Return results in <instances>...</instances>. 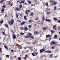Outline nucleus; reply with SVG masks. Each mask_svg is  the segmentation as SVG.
Segmentation results:
<instances>
[{"label": "nucleus", "mask_w": 60, "mask_h": 60, "mask_svg": "<svg viewBox=\"0 0 60 60\" xmlns=\"http://www.w3.org/2000/svg\"><path fill=\"white\" fill-rule=\"evenodd\" d=\"M14 20L13 19H12L10 21L8 22V24L9 25H12L14 24Z\"/></svg>", "instance_id": "f257e3e1"}, {"label": "nucleus", "mask_w": 60, "mask_h": 60, "mask_svg": "<svg viewBox=\"0 0 60 60\" xmlns=\"http://www.w3.org/2000/svg\"><path fill=\"white\" fill-rule=\"evenodd\" d=\"M50 3H52V5L51 6H53V5H56V4H57V3H56L54 0H53L52 1H50Z\"/></svg>", "instance_id": "f03ea898"}, {"label": "nucleus", "mask_w": 60, "mask_h": 60, "mask_svg": "<svg viewBox=\"0 0 60 60\" xmlns=\"http://www.w3.org/2000/svg\"><path fill=\"white\" fill-rule=\"evenodd\" d=\"M23 7V6L22 5H20L19 6V8H16V10L17 11H21V9H21L22 8V7Z\"/></svg>", "instance_id": "7ed1b4c3"}, {"label": "nucleus", "mask_w": 60, "mask_h": 60, "mask_svg": "<svg viewBox=\"0 0 60 60\" xmlns=\"http://www.w3.org/2000/svg\"><path fill=\"white\" fill-rule=\"evenodd\" d=\"M28 35H30V38H31L32 39H34V37H33V36H32V34L31 33H28Z\"/></svg>", "instance_id": "20e7f679"}, {"label": "nucleus", "mask_w": 60, "mask_h": 60, "mask_svg": "<svg viewBox=\"0 0 60 60\" xmlns=\"http://www.w3.org/2000/svg\"><path fill=\"white\" fill-rule=\"evenodd\" d=\"M56 41H55L54 40H53L51 42L50 45H55V44H56Z\"/></svg>", "instance_id": "39448f33"}, {"label": "nucleus", "mask_w": 60, "mask_h": 60, "mask_svg": "<svg viewBox=\"0 0 60 60\" xmlns=\"http://www.w3.org/2000/svg\"><path fill=\"white\" fill-rule=\"evenodd\" d=\"M45 20L46 21H47L49 22H52V20L49 19H45Z\"/></svg>", "instance_id": "423d86ee"}, {"label": "nucleus", "mask_w": 60, "mask_h": 60, "mask_svg": "<svg viewBox=\"0 0 60 60\" xmlns=\"http://www.w3.org/2000/svg\"><path fill=\"white\" fill-rule=\"evenodd\" d=\"M45 51V50L43 48L40 51V53H41L42 52H43V51Z\"/></svg>", "instance_id": "0eeeda50"}, {"label": "nucleus", "mask_w": 60, "mask_h": 60, "mask_svg": "<svg viewBox=\"0 0 60 60\" xmlns=\"http://www.w3.org/2000/svg\"><path fill=\"white\" fill-rule=\"evenodd\" d=\"M30 11H29V10H28L27 11H25L26 14L27 15H28L29 14L28 13V12H27V11L28 12H30Z\"/></svg>", "instance_id": "6e6552de"}, {"label": "nucleus", "mask_w": 60, "mask_h": 60, "mask_svg": "<svg viewBox=\"0 0 60 60\" xmlns=\"http://www.w3.org/2000/svg\"><path fill=\"white\" fill-rule=\"evenodd\" d=\"M53 29L55 30H56V25H54L53 26Z\"/></svg>", "instance_id": "1a4fd4ad"}, {"label": "nucleus", "mask_w": 60, "mask_h": 60, "mask_svg": "<svg viewBox=\"0 0 60 60\" xmlns=\"http://www.w3.org/2000/svg\"><path fill=\"white\" fill-rule=\"evenodd\" d=\"M42 29L44 31H45L46 30L48 29V28L47 27H44Z\"/></svg>", "instance_id": "9d476101"}, {"label": "nucleus", "mask_w": 60, "mask_h": 60, "mask_svg": "<svg viewBox=\"0 0 60 60\" xmlns=\"http://www.w3.org/2000/svg\"><path fill=\"white\" fill-rule=\"evenodd\" d=\"M26 22L24 21L23 22L21 23V26H23V25H24V24H26Z\"/></svg>", "instance_id": "9b49d317"}, {"label": "nucleus", "mask_w": 60, "mask_h": 60, "mask_svg": "<svg viewBox=\"0 0 60 60\" xmlns=\"http://www.w3.org/2000/svg\"><path fill=\"white\" fill-rule=\"evenodd\" d=\"M46 38H50L51 37V35H47L46 36Z\"/></svg>", "instance_id": "f8f14e48"}, {"label": "nucleus", "mask_w": 60, "mask_h": 60, "mask_svg": "<svg viewBox=\"0 0 60 60\" xmlns=\"http://www.w3.org/2000/svg\"><path fill=\"white\" fill-rule=\"evenodd\" d=\"M42 21H44V20H45V16L44 15H43L42 16Z\"/></svg>", "instance_id": "ddd939ff"}, {"label": "nucleus", "mask_w": 60, "mask_h": 60, "mask_svg": "<svg viewBox=\"0 0 60 60\" xmlns=\"http://www.w3.org/2000/svg\"><path fill=\"white\" fill-rule=\"evenodd\" d=\"M34 33L35 34H38L39 32L38 31H35L34 32Z\"/></svg>", "instance_id": "4468645a"}, {"label": "nucleus", "mask_w": 60, "mask_h": 60, "mask_svg": "<svg viewBox=\"0 0 60 60\" xmlns=\"http://www.w3.org/2000/svg\"><path fill=\"white\" fill-rule=\"evenodd\" d=\"M30 35H28L25 36L24 37L25 38H30Z\"/></svg>", "instance_id": "2eb2a0df"}, {"label": "nucleus", "mask_w": 60, "mask_h": 60, "mask_svg": "<svg viewBox=\"0 0 60 60\" xmlns=\"http://www.w3.org/2000/svg\"><path fill=\"white\" fill-rule=\"evenodd\" d=\"M9 2L8 3L9 5V6H12L13 5V4L11 3V2H10V1H9Z\"/></svg>", "instance_id": "dca6fc26"}, {"label": "nucleus", "mask_w": 60, "mask_h": 60, "mask_svg": "<svg viewBox=\"0 0 60 60\" xmlns=\"http://www.w3.org/2000/svg\"><path fill=\"white\" fill-rule=\"evenodd\" d=\"M45 53H51V52L49 51V50H47V51H45Z\"/></svg>", "instance_id": "f3484780"}, {"label": "nucleus", "mask_w": 60, "mask_h": 60, "mask_svg": "<svg viewBox=\"0 0 60 60\" xmlns=\"http://www.w3.org/2000/svg\"><path fill=\"white\" fill-rule=\"evenodd\" d=\"M25 1L24 0H22L21 1V2L19 3L20 4H21L22 3H24Z\"/></svg>", "instance_id": "a211bd4d"}, {"label": "nucleus", "mask_w": 60, "mask_h": 60, "mask_svg": "<svg viewBox=\"0 0 60 60\" xmlns=\"http://www.w3.org/2000/svg\"><path fill=\"white\" fill-rule=\"evenodd\" d=\"M4 47L6 49L8 50V46H6V45H5L4 46Z\"/></svg>", "instance_id": "6ab92c4d"}, {"label": "nucleus", "mask_w": 60, "mask_h": 60, "mask_svg": "<svg viewBox=\"0 0 60 60\" xmlns=\"http://www.w3.org/2000/svg\"><path fill=\"white\" fill-rule=\"evenodd\" d=\"M32 55L33 56H35L36 55H34V52H33L31 53Z\"/></svg>", "instance_id": "aec40b11"}, {"label": "nucleus", "mask_w": 60, "mask_h": 60, "mask_svg": "<svg viewBox=\"0 0 60 60\" xmlns=\"http://www.w3.org/2000/svg\"><path fill=\"white\" fill-rule=\"evenodd\" d=\"M50 31L51 32V33H54L55 32V31L53 30H50Z\"/></svg>", "instance_id": "412c9836"}, {"label": "nucleus", "mask_w": 60, "mask_h": 60, "mask_svg": "<svg viewBox=\"0 0 60 60\" xmlns=\"http://www.w3.org/2000/svg\"><path fill=\"white\" fill-rule=\"evenodd\" d=\"M55 48V45H54L52 46L51 47V49H54Z\"/></svg>", "instance_id": "4be33fe9"}, {"label": "nucleus", "mask_w": 60, "mask_h": 60, "mask_svg": "<svg viewBox=\"0 0 60 60\" xmlns=\"http://www.w3.org/2000/svg\"><path fill=\"white\" fill-rule=\"evenodd\" d=\"M4 26H6V27L7 28H8L9 26H8V25L7 24H5L4 25Z\"/></svg>", "instance_id": "5701e85b"}, {"label": "nucleus", "mask_w": 60, "mask_h": 60, "mask_svg": "<svg viewBox=\"0 0 60 60\" xmlns=\"http://www.w3.org/2000/svg\"><path fill=\"white\" fill-rule=\"evenodd\" d=\"M24 19L25 20H27V18L26 17V16H25L24 17Z\"/></svg>", "instance_id": "b1692460"}, {"label": "nucleus", "mask_w": 60, "mask_h": 60, "mask_svg": "<svg viewBox=\"0 0 60 60\" xmlns=\"http://www.w3.org/2000/svg\"><path fill=\"white\" fill-rule=\"evenodd\" d=\"M27 57V55H25V57L23 58L24 59H26V57Z\"/></svg>", "instance_id": "393cba45"}, {"label": "nucleus", "mask_w": 60, "mask_h": 60, "mask_svg": "<svg viewBox=\"0 0 60 60\" xmlns=\"http://www.w3.org/2000/svg\"><path fill=\"white\" fill-rule=\"evenodd\" d=\"M13 39H15V38H16V36H15L14 35H13Z\"/></svg>", "instance_id": "a878e982"}, {"label": "nucleus", "mask_w": 60, "mask_h": 60, "mask_svg": "<svg viewBox=\"0 0 60 60\" xmlns=\"http://www.w3.org/2000/svg\"><path fill=\"white\" fill-rule=\"evenodd\" d=\"M3 23H4V20H3L1 21L0 22V24H2Z\"/></svg>", "instance_id": "bb28decb"}, {"label": "nucleus", "mask_w": 60, "mask_h": 60, "mask_svg": "<svg viewBox=\"0 0 60 60\" xmlns=\"http://www.w3.org/2000/svg\"><path fill=\"white\" fill-rule=\"evenodd\" d=\"M54 37H55L54 38V39H56V38H57V36L56 35H55L54 36Z\"/></svg>", "instance_id": "cd10ccee"}, {"label": "nucleus", "mask_w": 60, "mask_h": 60, "mask_svg": "<svg viewBox=\"0 0 60 60\" xmlns=\"http://www.w3.org/2000/svg\"><path fill=\"white\" fill-rule=\"evenodd\" d=\"M54 20H56H56H58L56 18H53Z\"/></svg>", "instance_id": "c85d7f7f"}, {"label": "nucleus", "mask_w": 60, "mask_h": 60, "mask_svg": "<svg viewBox=\"0 0 60 60\" xmlns=\"http://www.w3.org/2000/svg\"><path fill=\"white\" fill-rule=\"evenodd\" d=\"M25 30L26 31L28 30V28H27L26 27H25Z\"/></svg>", "instance_id": "c756f323"}, {"label": "nucleus", "mask_w": 60, "mask_h": 60, "mask_svg": "<svg viewBox=\"0 0 60 60\" xmlns=\"http://www.w3.org/2000/svg\"><path fill=\"white\" fill-rule=\"evenodd\" d=\"M54 10H56V6L54 7Z\"/></svg>", "instance_id": "7c9ffc66"}, {"label": "nucleus", "mask_w": 60, "mask_h": 60, "mask_svg": "<svg viewBox=\"0 0 60 60\" xmlns=\"http://www.w3.org/2000/svg\"><path fill=\"white\" fill-rule=\"evenodd\" d=\"M18 59L19 60H21V58L20 57H19L18 58Z\"/></svg>", "instance_id": "2f4dec72"}, {"label": "nucleus", "mask_w": 60, "mask_h": 60, "mask_svg": "<svg viewBox=\"0 0 60 60\" xmlns=\"http://www.w3.org/2000/svg\"><path fill=\"white\" fill-rule=\"evenodd\" d=\"M39 19V18L38 17H37L35 18V20H38Z\"/></svg>", "instance_id": "473e14b6"}, {"label": "nucleus", "mask_w": 60, "mask_h": 60, "mask_svg": "<svg viewBox=\"0 0 60 60\" xmlns=\"http://www.w3.org/2000/svg\"><path fill=\"white\" fill-rule=\"evenodd\" d=\"M2 7L3 8H5V7H6V6H5V5H3Z\"/></svg>", "instance_id": "72a5a7b5"}, {"label": "nucleus", "mask_w": 60, "mask_h": 60, "mask_svg": "<svg viewBox=\"0 0 60 60\" xmlns=\"http://www.w3.org/2000/svg\"><path fill=\"white\" fill-rule=\"evenodd\" d=\"M20 34L21 35H23V34H24V33L22 32L20 33Z\"/></svg>", "instance_id": "f704fd0d"}, {"label": "nucleus", "mask_w": 60, "mask_h": 60, "mask_svg": "<svg viewBox=\"0 0 60 60\" xmlns=\"http://www.w3.org/2000/svg\"><path fill=\"white\" fill-rule=\"evenodd\" d=\"M32 21H33L32 20V19H30V20L29 21V23H30V22H32Z\"/></svg>", "instance_id": "c9c22d12"}, {"label": "nucleus", "mask_w": 60, "mask_h": 60, "mask_svg": "<svg viewBox=\"0 0 60 60\" xmlns=\"http://www.w3.org/2000/svg\"><path fill=\"white\" fill-rule=\"evenodd\" d=\"M45 5H46L47 7H48V6H49V4H48V3H46L45 4Z\"/></svg>", "instance_id": "e433bc0d"}, {"label": "nucleus", "mask_w": 60, "mask_h": 60, "mask_svg": "<svg viewBox=\"0 0 60 60\" xmlns=\"http://www.w3.org/2000/svg\"><path fill=\"white\" fill-rule=\"evenodd\" d=\"M4 9L3 8L1 10V11H3V12H4Z\"/></svg>", "instance_id": "4c0bfd02"}, {"label": "nucleus", "mask_w": 60, "mask_h": 60, "mask_svg": "<svg viewBox=\"0 0 60 60\" xmlns=\"http://www.w3.org/2000/svg\"><path fill=\"white\" fill-rule=\"evenodd\" d=\"M20 29L21 30V29H23L24 30V28L23 27H20Z\"/></svg>", "instance_id": "58836bf2"}, {"label": "nucleus", "mask_w": 60, "mask_h": 60, "mask_svg": "<svg viewBox=\"0 0 60 60\" xmlns=\"http://www.w3.org/2000/svg\"><path fill=\"white\" fill-rule=\"evenodd\" d=\"M28 3L29 4H30L31 3V1H29L28 2Z\"/></svg>", "instance_id": "ea45409f"}, {"label": "nucleus", "mask_w": 60, "mask_h": 60, "mask_svg": "<svg viewBox=\"0 0 60 60\" xmlns=\"http://www.w3.org/2000/svg\"><path fill=\"white\" fill-rule=\"evenodd\" d=\"M35 53L36 54V56H37V54H38V52H36Z\"/></svg>", "instance_id": "a19ab883"}, {"label": "nucleus", "mask_w": 60, "mask_h": 60, "mask_svg": "<svg viewBox=\"0 0 60 60\" xmlns=\"http://www.w3.org/2000/svg\"><path fill=\"white\" fill-rule=\"evenodd\" d=\"M20 16L21 17H23V16L22 15V14H20Z\"/></svg>", "instance_id": "79ce46f5"}, {"label": "nucleus", "mask_w": 60, "mask_h": 60, "mask_svg": "<svg viewBox=\"0 0 60 60\" xmlns=\"http://www.w3.org/2000/svg\"><path fill=\"white\" fill-rule=\"evenodd\" d=\"M2 33L4 35H5V34L4 33V32H2Z\"/></svg>", "instance_id": "37998d69"}, {"label": "nucleus", "mask_w": 60, "mask_h": 60, "mask_svg": "<svg viewBox=\"0 0 60 60\" xmlns=\"http://www.w3.org/2000/svg\"><path fill=\"white\" fill-rule=\"evenodd\" d=\"M29 28H31V25H29Z\"/></svg>", "instance_id": "c03bdc74"}, {"label": "nucleus", "mask_w": 60, "mask_h": 60, "mask_svg": "<svg viewBox=\"0 0 60 60\" xmlns=\"http://www.w3.org/2000/svg\"><path fill=\"white\" fill-rule=\"evenodd\" d=\"M1 50H2V48L0 47V53H1Z\"/></svg>", "instance_id": "a18cd8bd"}, {"label": "nucleus", "mask_w": 60, "mask_h": 60, "mask_svg": "<svg viewBox=\"0 0 60 60\" xmlns=\"http://www.w3.org/2000/svg\"><path fill=\"white\" fill-rule=\"evenodd\" d=\"M50 56L51 57H52V54H51L50 55Z\"/></svg>", "instance_id": "49530a36"}, {"label": "nucleus", "mask_w": 60, "mask_h": 60, "mask_svg": "<svg viewBox=\"0 0 60 60\" xmlns=\"http://www.w3.org/2000/svg\"><path fill=\"white\" fill-rule=\"evenodd\" d=\"M58 29H57L58 30H60V27H59L58 28Z\"/></svg>", "instance_id": "de8ad7c7"}, {"label": "nucleus", "mask_w": 60, "mask_h": 60, "mask_svg": "<svg viewBox=\"0 0 60 60\" xmlns=\"http://www.w3.org/2000/svg\"><path fill=\"white\" fill-rule=\"evenodd\" d=\"M16 17H18V16H19V15H18V14H16Z\"/></svg>", "instance_id": "09e8293b"}, {"label": "nucleus", "mask_w": 60, "mask_h": 60, "mask_svg": "<svg viewBox=\"0 0 60 60\" xmlns=\"http://www.w3.org/2000/svg\"><path fill=\"white\" fill-rule=\"evenodd\" d=\"M47 14H50V12H48L47 13Z\"/></svg>", "instance_id": "8fccbe9b"}, {"label": "nucleus", "mask_w": 60, "mask_h": 60, "mask_svg": "<svg viewBox=\"0 0 60 60\" xmlns=\"http://www.w3.org/2000/svg\"><path fill=\"white\" fill-rule=\"evenodd\" d=\"M18 22H21V21L19 20H18Z\"/></svg>", "instance_id": "3c124183"}, {"label": "nucleus", "mask_w": 60, "mask_h": 60, "mask_svg": "<svg viewBox=\"0 0 60 60\" xmlns=\"http://www.w3.org/2000/svg\"><path fill=\"white\" fill-rule=\"evenodd\" d=\"M33 15V13H31L30 14L31 15Z\"/></svg>", "instance_id": "603ef678"}, {"label": "nucleus", "mask_w": 60, "mask_h": 60, "mask_svg": "<svg viewBox=\"0 0 60 60\" xmlns=\"http://www.w3.org/2000/svg\"><path fill=\"white\" fill-rule=\"evenodd\" d=\"M34 44H35L36 43V41H34Z\"/></svg>", "instance_id": "864d4df0"}, {"label": "nucleus", "mask_w": 60, "mask_h": 60, "mask_svg": "<svg viewBox=\"0 0 60 60\" xmlns=\"http://www.w3.org/2000/svg\"><path fill=\"white\" fill-rule=\"evenodd\" d=\"M36 26V24H34V26Z\"/></svg>", "instance_id": "5fc2aeb1"}, {"label": "nucleus", "mask_w": 60, "mask_h": 60, "mask_svg": "<svg viewBox=\"0 0 60 60\" xmlns=\"http://www.w3.org/2000/svg\"><path fill=\"white\" fill-rule=\"evenodd\" d=\"M6 56H7V57H9V56L8 55H7Z\"/></svg>", "instance_id": "6e6d98bb"}, {"label": "nucleus", "mask_w": 60, "mask_h": 60, "mask_svg": "<svg viewBox=\"0 0 60 60\" xmlns=\"http://www.w3.org/2000/svg\"><path fill=\"white\" fill-rule=\"evenodd\" d=\"M4 0H1L0 1V2H4Z\"/></svg>", "instance_id": "4d7b16f0"}, {"label": "nucleus", "mask_w": 60, "mask_h": 60, "mask_svg": "<svg viewBox=\"0 0 60 60\" xmlns=\"http://www.w3.org/2000/svg\"><path fill=\"white\" fill-rule=\"evenodd\" d=\"M20 49H22V47H19Z\"/></svg>", "instance_id": "13d9d810"}, {"label": "nucleus", "mask_w": 60, "mask_h": 60, "mask_svg": "<svg viewBox=\"0 0 60 60\" xmlns=\"http://www.w3.org/2000/svg\"><path fill=\"white\" fill-rule=\"evenodd\" d=\"M24 4H26V5L27 4V3L25 2V3H24Z\"/></svg>", "instance_id": "bf43d9fd"}, {"label": "nucleus", "mask_w": 60, "mask_h": 60, "mask_svg": "<svg viewBox=\"0 0 60 60\" xmlns=\"http://www.w3.org/2000/svg\"><path fill=\"white\" fill-rule=\"evenodd\" d=\"M7 15H5V17H7Z\"/></svg>", "instance_id": "052dcab7"}, {"label": "nucleus", "mask_w": 60, "mask_h": 60, "mask_svg": "<svg viewBox=\"0 0 60 60\" xmlns=\"http://www.w3.org/2000/svg\"><path fill=\"white\" fill-rule=\"evenodd\" d=\"M11 31L13 33V34L14 33V32H13V30H11Z\"/></svg>", "instance_id": "680f3d73"}, {"label": "nucleus", "mask_w": 60, "mask_h": 60, "mask_svg": "<svg viewBox=\"0 0 60 60\" xmlns=\"http://www.w3.org/2000/svg\"><path fill=\"white\" fill-rule=\"evenodd\" d=\"M30 49L31 50H33V49Z\"/></svg>", "instance_id": "e2e57ef3"}, {"label": "nucleus", "mask_w": 60, "mask_h": 60, "mask_svg": "<svg viewBox=\"0 0 60 60\" xmlns=\"http://www.w3.org/2000/svg\"><path fill=\"white\" fill-rule=\"evenodd\" d=\"M11 52H13V50H11Z\"/></svg>", "instance_id": "0e129e2a"}, {"label": "nucleus", "mask_w": 60, "mask_h": 60, "mask_svg": "<svg viewBox=\"0 0 60 60\" xmlns=\"http://www.w3.org/2000/svg\"><path fill=\"white\" fill-rule=\"evenodd\" d=\"M1 59H2V58L1 57H0V60H1Z\"/></svg>", "instance_id": "69168bd1"}, {"label": "nucleus", "mask_w": 60, "mask_h": 60, "mask_svg": "<svg viewBox=\"0 0 60 60\" xmlns=\"http://www.w3.org/2000/svg\"><path fill=\"white\" fill-rule=\"evenodd\" d=\"M20 2V1L19 0H18L17 1V3H18V2Z\"/></svg>", "instance_id": "338daca9"}, {"label": "nucleus", "mask_w": 60, "mask_h": 60, "mask_svg": "<svg viewBox=\"0 0 60 60\" xmlns=\"http://www.w3.org/2000/svg\"><path fill=\"white\" fill-rule=\"evenodd\" d=\"M4 12L1 11V13H4Z\"/></svg>", "instance_id": "774afa93"}]
</instances>
